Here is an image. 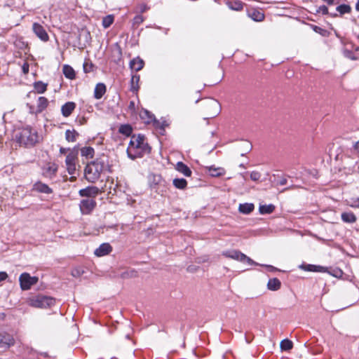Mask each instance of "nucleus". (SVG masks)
<instances>
[{
	"instance_id": "obj_11",
	"label": "nucleus",
	"mask_w": 359,
	"mask_h": 359,
	"mask_svg": "<svg viewBox=\"0 0 359 359\" xmlns=\"http://www.w3.org/2000/svg\"><path fill=\"white\" fill-rule=\"evenodd\" d=\"M112 250V247L109 243H104L101 244L95 249L94 254L97 257H103L109 254Z\"/></svg>"
},
{
	"instance_id": "obj_44",
	"label": "nucleus",
	"mask_w": 359,
	"mask_h": 359,
	"mask_svg": "<svg viewBox=\"0 0 359 359\" xmlns=\"http://www.w3.org/2000/svg\"><path fill=\"white\" fill-rule=\"evenodd\" d=\"M83 273V271L81 270V269H74L72 272V274L73 276L74 277H79L81 276V274Z\"/></svg>"
},
{
	"instance_id": "obj_31",
	"label": "nucleus",
	"mask_w": 359,
	"mask_h": 359,
	"mask_svg": "<svg viewBox=\"0 0 359 359\" xmlns=\"http://www.w3.org/2000/svg\"><path fill=\"white\" fill-rule=\"evenodd\" d=\"M172 183L175 187L179 189H184L187 186V182L184 178H175Z\"/></svg>"
},
{
	"instance_id": "obj_29",
	"label": "nucleus",
	"mask_w": 359,
	"mask_h": 359,
	"mask_svg": "<svg viewBox=\"0 0 359 359\" xmlns=\"http://www.w3.org/2000/svg\"><path fill=\"white\" fill-rule=\"evenodd\" d=\"M275 210V206L273 204L261 205L259 208V213L262 215L272 213Z\"/></svg>"
},
{
	"instance_id": "obj_41",
	"label": "nucleus",
	"mask_w": 359,
	"mask_h": 359,
	"mask_svg": "<svg viewBox=\"0 0 359 359\" xmlns=\"http://www.w3.org/2000/svg\"><path fill=\"white\" fill-rule=\"evenodd\" d=\"M137 276V271L135 270L127 271L121 273V278H128L135 277Z\"/></svg>"
},
{
	"instance_id": "obj_34",
	"label": "nucleus",
	"mask_w": 359,
	"mask_h": 359,
	"mask_svg": "<svg viewBox=\"0 0 359 359\" xmlns=\"http://www.w3.org/2000/svg\"><path fill=\"white\" fill-rule=\"evenodd\" d=\"M133 128L128 124L121 125L118 128V132L126 136H130L132 133Z\"/></svg>"
},
{
	"instance_id": "obj_49",
	"label": "nucleus",
	"mask_w": 359,
	"mask_h": 359,
	"mask_svg": "<svg viewBox=\"0 0 359 359\" xmlns=\"http://www.w3.org/2000/svg\"><path fill=\"white\" fill-rule=\"evenodd\" d=\"M8 277V275L6 272L1 271L0 272V282L6 280Z\"/></svg>"
},
{
	"instance_id": "obj_36",
	"label": "nucleus",
	"mask_w": 359,
	"mask_h": 359,
	"mask_svg": "<svg viewBox=\"0 0 359 359\" xmlns=\"http://www.w3.org/2000/svg\"><path fill=\"white\" fill-rule=\"evenodd\" d=\"M336 10L341 15L344 14L350 13L351 11V8L349 5L341 4L337 7Z\"/></svg>"
},
{
	"instance_id": "obj_32",
	"label": "nucleus",
	"mask_w": 359,
	"mask_h": 359,
	"mask_svg": "<svg viewBox=\"0 0 359 359\" xmlns=\"http://www.w3.org/2000/svg\"><path fill=\"white\" fill-rule=\"evenodd\" d=\"M79 135V133L73 130H67L65 132V138L68 142H74L76 140V137Z\"/></svg>"
},
{
	"instance_id": "obj_15",
	"label": "nucleus",
	"mask_w": 359,
	"mask_h": 359,
	"mask_svg": "<svg viewBox=\"0 0 359 359\" xmlns=\"http://www.w3.org/2000/svg\"><path fill=\"white\" fill-rule=\"evenodd\" d=\"M76 107V104L73 102H68L63 104L61 107L62 114L65 117H68L72 113Z\"/></svg>"
},
{
	"instance_id": "obj_48",
	"label": "nucleus",
	"mask_w": 359,
	"mask_h": 359,
	"mask_svg": "<svg viewBox=\"0 0 359 359\" xmlns=\"http://www.w3.org/2000/svg\"><path fill=\"white\" fill-rule=\"evenodd\" d=\"M92 65H88V63L83 64V70L85 72H89L91 70Z\"/></svg>"
},
{
	"instance_id": "obj_8",
	"label": "nucleus",
	"mask_w": 359,
	"mask_h": 359,
	"mask_svg": "<svg viewBox=\"0 0 359 359\" xmlns=\"http://www.w3.org/2000/svg\"><path fill=\"white\" fill-rule=\"evenodd\" d=\"M32 30L34 33L37 36L43 41H48L49 39V36L48 33L43 27L39 23L34 22L32 25Z\"/></svg>"
},
{
	"instance_id": "obj_38",
	"label": "nucleus",
	"mask_w": 359,
	"mask_h": 359,
	"mask_svg": "<svg viewBox=\"0 0 359 359\" xmlns=\"http://www.w3.org/2000/svg\"><path fill=\"white\" fill-rule=\"evenodd\" d=\"M114 22V16L112 15H108L102 19V26L104 28L109 27Z\"/></svg>"
},
{
	"instance_id": "obj_51",
	"label": "nucleus",
	"mask_w": 359,
	"mask_h": 359,
	"mask_svg": "<svg viewBox=\"0 0 359 359\" xmlns=\"http://www.w3.org/2000/svg\"><path fill=\"white\" fill-rule=\"evenodd\" d=\"M354 149L359 154V141L355 142V144H354Z\"/></svg>"
},
{
	"instance_id": "obj_23",
	"label": "nucleus",
	"mask_w": 359,
	"mask_h": 359,
	"mask_svg": "<svg viewBox=\"0 0 359 359\" xmlns=\"http://www.w3.org/2000/svg\"><path fill=\"white\" fill-rule=\"evenodd\" d=\"M254 209L255 205L251 203H241L238 207L239 212L245 215L250 214L254 210Z\"/></svg>"
},
{
	"instance_id": "obj_18",
	"label": "nucleus",
	"mask_w": 359,
	"mask_h": 359,
	"mask_svg": "<svg viewBox=\"0 0 359 359\" xmlns=\"http://www.w3.org/2000/svg\"><path fill=\"white\" fill-rule=\"evenodd\" d=\"M48 104V100L45 97H39L37 101L36 109L34 111L35 114H39L42 112Z\"/></svg>"
},
{
	"instance_id": "obj_46",
	"label": "nucleus",
	"mask_w": 359,
	"mask_h": 359,
	"mask_svg": "<svg viewBox=\"0 0 359 359\" xmlns=\"http://www.w3.org/2000/svg\"><path fill=\"white\" fill-rule=\"evenodd\" d=\"M29 65L27 62H25L22 66V71L25 74H27L29 73Z\"/></svg>"
},
{
	"instance_id": "obj_6",
	"label": "nucleus",
	"mask_w": 359,
	"mask_h": 359,
	"mask_svg": "<svg viewBox=\"0 0 359 359\" xmlns=\"http://www.w3.org/2000/svg\"><path fill=\"white\" fill-rule=\"evenodd\" d=\"M96 206V201L93 198H86L81 201L79 207L82 214H90Z\"/></svg>"
},
{
	"instance_id": "obj_27",
	"label": "nucleus",
	"mask_w": 359,
	"mask_h": 359,
	"mask_svg": "<svg viewBox=\"0 0 359 359\" xmlns=\"http://www.w3.org/2000/svg\"><path fill=\"white\" fill-rule=\"evenodd\" d=\"M62 72L66 78L69 79L75 78V72L71 66L65 65L62 68Z\"/></svg>"
},
{
	"instance_id": "obj_35",
	"label": "nucleus",
	"mask_w": 359,
	"mask_h": 359,
	"mask_svg": "<svg viewBox=\"0 0 359 359\" xmlns=\"http://www.w3.org/2000/svg\"><path fill=\"white\" fill-rule=\"evenodd\" d=\"M280 347L282 351H290L293 347V344L292 341L285 339L280 341Z\"/></svg>"
},
{
	"instance_id": "obj_14",
	"label": "nucleus",
	"mask_w": 359,
	"mask_h": 359,
	"mask_svg": "<svg viewBox=\"0 0 359 359\" xmlns=\"http://www.w3.org/2000/svg\"><path fill=\"white\" fill-rule=\"evenodd\" d=\"M222 255L224 256H225L226 257L241 262V260L242 259L243 253H242L241 252H240L239 250H231L224 251L222 252Z\"/></svg>"
},
{
	"instance_id": "obj_50",
	"label": "nucleus",
	"mask_w": 359,
	"mask_h": 359,
	"mask_svg": "<svg viewBox=\"0 0 359 359\" xmlns=\"http://www.w3.org/2000/svg\"><path fill=\"white\" fill-rule=\"evenodd\" d=\"M287 184V179L286 178H282L278 181V184L283 186Z\"/></svg>"
},
{
	"instance_id": "obj_52",
	"label": "nucleus",
	"mask_w": 359,
	"mask_h": 359,
	"mask_svg": "<svg viewBox=\"0 0 359 359\" xmlns=\"http://www.w3.org/2000/svg\"><path fill=\"white\" fill-rule=\"evenodd\" d=\"M351 206H352V207H353V208H359V198H358V200H357V201H355L354 202V204L351 205Z\"/></svg>"
},
{
	"instance_id": "obj_47",
	"label": "nucleus",
	"mask_w": 359,
	"mask_h": 359,
	"mask_svg": "<svg viewBox=\"0 0 359 359\" xmlns=\"http://www.w3.org/2000/svg\"><path fill=\"white\" fill-rule=\"evenodd\" d=\"M144 21V18L142 15H137L134 18V23L137 25L141 24Z\"/></svg>"
},
{
	"instance_id": "obj_5",
	"label": "nucleus",
	"mask_w": 359,
	"mask_h": 359,
	"mask_svg": "<svg viewBox=\"0 0 359 359\" xmlns=\"http://www.w3.org/2000/svg\"><path fill=\"white\" fill-rule=\"evenodd\" d=\"M39 278L31 276L28 273H22L19 277L20 287L22 290H29L32 285L37 283Z\"/></svg>"
},
{
	"instance_id": "obj_57",
	"label": "nucleus",
	"mask_w": 359,
	"mask_h": 359,
	"mask_svg": "<svg viewBox=\"0 0 359 359\" xmlns=\"http://www.w3.org/2000/svg\"><path fill=\"white\" fill-rule=\"evenodd\" d=\"M245 144H246L248 149H251V146H250V144L248 142H245Z\"/></svg>"
},
{
	"instance_id": "obj_22",
	"label": "nucleus",
	"mask_w": 359,
	"mask_h": 359,
	"mask_svg": "<svg viewBox=\"0 0 359 359\" xmlns=\"http://www.w3.org/2000/svg\"><path fill=\"white\" fill-rule=\"evenodd\" d=\"M106 93V86L102 83H99L95 86L94 90V97L96 99H100Z\"/></svg>"
},
{
	"instance_id": "obj_30",
	"label": "nucleus",
	"mask_w": 359,
	"mask_h": 359,
	"mask_svg": "<svg viewBox=\"0 0 359 359\" xmlns=\"http://www.w3.org/2000/svg\"><path fill=\"white\" fill-rule=\"evenodd\" d=\"M208 170H209V174L212 177H219V176L224 175V173H225V170L222 168H215V167L211 166L209 168Z\"/></svg>"
},
{
	"instance_id": "obj_59",
	"label": "nucleus",
	"mask_w": 359,
	"mask_h": 359,
	"mask_svg": "<svg viewBox=\"0 0 359 359\" xmlns=\"http://www.w3.org/2000/svg\"><path fill=\"white\" fill-rule=\"evenodd\" d=\"M60 152H61V153H65V149H64V148H60Z\"/></svg>"
},
{
	"instance_id": "obj_2",
	"label": "nucleus",
	"mask_w": 359,
	"mask_h": 359,
	"mask_svg": "<svg viewBox=\"0 0 359 359\" xmlns=\"http://www.w3.org/2000/svg\"><path fill=\"white\" fill-rule=\"evenodd\" d=\"M16 140L20 145L25 147H32L40 142L41 137L35 129L27 126L16 135Z\"/></svg>"
},
{
	"instance_id": "obj_61",
	"label": "nucleus",
	"mask_w": 359,
	"mask_h": 359,
	"mask_svg": "<svg viewBox=\"0 0 359 359\" xmlns=\"http://www.w3.org/2000/svg\"><path fill=\"white\" fill-rule=\"evenodd\" d=\"M332 16L333 17H336V16H337V14H334V15H332Z\"/></svg>"
},
{
	"instance_id": "obj_3",
	"label": "nucleus",
	"mask_w": 359,
	"mask_h": 359,
	"mask_svg": "<svg viewBox=\"0 0 359 359\" xmlns=\"http://www.w3.org/2000/svg\"><path fill=\"white\" fill-rule=\"evenodd\" d=\"M107 165L101 159H96L88 163L84 170L86 180L90 183H95L100 177L101 173L106 168Z\"/></svg>"
},
{
	"instance_id": "obj_1",
	"label": "nucleus",
	"mask_w": 359,
	"mask_h": 359,
	"mask_svg": "<svg viewBox=\"0 0 359 359\" xmlns=\"http://www.w3.org/2000/svg\"><path fill=\"white\" fill-rule=\"evenodd\" d=\"M151 147L145 142V137L143 135H133L129 142L127 149V154L130 158L134 160L142 157L144 154H149Z\"/></svg>"
},
{
	"instance_id": "obj_54",
	"label": "nucleus",
	"mask_w": 359,
	"mask_h": 359,
	"mask_svg": "<svg viewBox=\"0 0 359 359\" xmlns=\"http://www.w3.org/2000/svg\"><path fill=\"white\" fill-rule=\"evenodd\" d=\"M323 1L326 2L329 5L334 4V0H323Z\"/></svg>"
},
{
	"instance_id": "obj_25",
	"label": "nucleus",
	"mask_w": 359,
	"mask_h": 359,
	"mask_svg": "<svg viewBox=\"0 0 359 359\" xmlns=\"http://www.w3.org/2000/svg\"><path fill=\"white\" fill-rule=\"evenodd\" d=\"M33 86H34V90L37 93L42 94L46 91L48 84L41 81H39L34 82L33 84Z\"/></svg>"
},
{
	"instance_id": "obj_4",
	"label": "nucleus",
	"mask_w": 359,
	"mask_h": 359,
	"mask_svg": "<svg viewBox=\"0 0 359 359\" xmlns=\"http://www.w3.org/2000/svg\"><path fill=\"white\" fill-rule=\"evenodd\" d=\"M55 303V300L52 297L44 295H38L31 299L30 304L36 308H46L54 305Z\"/></svg>"
},
{
	"instance_id": "obj_60",
	"label": "nucleus",
	"mask_w": 359,
	"mask_h": 359,
	"mask_svg": "<svg viewBox=\"0 0 359 359\" xmlns=\"http://www.w3.org/2000/svg\"><path fill=\"white\" fill-rule=\"evenodd\" d=\"M266 267L273 269V267L272 266H269V265H267Z\"/></svg>"
},
{
	"instance_id": "obj_13",
	"label": "nucleus",
	"mask_w": 359,
	"mask_h": 359,
	"mask_svg": "<svg viewBox=\"0 0 359 359\" xmlns=\"http://www.w3.org/2000/svg\"><path fill=\"white\" fill-rule=\"evenodd\" d=\"M299 269L305 271H312V272H325L326 268L319 265H313V264H302L299 265Z\"/></svg>"
},
{
	"instance_id": "obj_40",
	"label": "nucleus",
	"mask_w": 359,
	"mask_h": 359,
	"mask_svg": "<svg viewBox=\"0 0 359 359\" xmlns=\"http://www.w3.org/2000/svg\"><path fill=\"white\" fill-rule=\"evenodd\" d=\"M241 262L243 263H247L250 266L252 265H258L257 263H256L255 261H253L251 258L243 254L242 257V259L241 260Z\"/></svg>"
},
{
	"instance_id": "obj_12",
	"label": "nucleus",
	"mask_w": 359,
	"mask_h": 359,
	"mask_svg": "<svg viewBox=\"0 0 359 359\" xmlns=\"http://www.w3.org/2000/svg\"><path fill=\"white\" fill-rule=\"evenodd\" d=\"M32 190L46 194H49L53 192L51 188H50L46 184L42 183L41 182H36L34 183L33 184Z\"/></svg>"
},
{
	"instance_id": "obj_42",
	"label": "nucleus",
	"mask_w": 359,
	"mask_h": 359,
	"mask_svg": "<svg viewBox=\"0 0 359 359\" xmlns=\"http://www.w3.org/2000/svg\"><path fill=\"white\" fill-rule=\"evenodd\" d=\"M260 177H261V174H260V172H259L257 171H252L250 173V179L252 181L257 182V181L259 180Z\"/></svg>"
},
{
	"instance_id": "obj_20",
	"label": "nucleus",
	"mask_w": 359,
	"mask_h": 359,
	"mask_svg": "<svg viewBox=\"0 0 359 359\" xmlns=\"http://www.w3.org/2000/svg\"><path fill=\"white\" fill-rule=\"evenodd\" d=\"M248 16L256 22H261L264 19V14L256 9H252L248 11Z\"/></svg>"
},
{
	"instance_id": "obj_55",
	"label": "nucleus",
	"mask_w": 359,
	"mask_h": 359,
	"mask_svg": "<svg viewBox=\"0 0 359 359\" xmlns=\"http://www.w3.org/2000/svg\"><path fill=\"white\" fill-rule=\"evenodd\" d=\"M76 179V176H74V175L70 177V181L71 182L75 181Z\"/></svg>"
},
{
	"instance_id": "obj_39",
	"label": "nucleus",
	"mask_w": 359,
	"mask_h": 359,
	"mask_svg": "<svg viewBox=\"0 0 359 359\" xmlns=\"http://www.w3.org/2000/svg\"><path fill=\"white\" fill-rule=\"evenodd\" d=\"M153 125L156 128L163 130L165 129V127L168 126L165 121H161L159 120H157L156 118H154Z\"/></svg>"
},
{
	"instance_id": "obj_17",
	"label": "nucleus",
	"mask_w": 359,
	"mask_h": 359,
	"mask_svg": "<svg viewBox=\"0 0 359 359\" xmlns=\"http://www.w3.org/2000/svg\"><path fill=\"white\" fill-rule=\"evenodd\" d=\"M144 62L143 60L139 57L134 58L130 62V67L131 69L138 72L141 70L144 67Z\"/></svg>"
},
{
	"instance_id": "obj_45",
	"label": "nucleus",
	"mask_w": 359,
	"mask_h": 359,
	"mask_svg": "<svg viewBox=\"0 0 359 359\" xmlns=\"http://www.w3.org/2000/svg\"><path fill=\"white\" fill-rule=\"evenodd\" d=\"M318 12L321 13L323 15L328 14V8L326 6H321L318 8Z\"/></svg>"
},
{
	"instance_id": "obj_10",
	"label": "nucleus",
	"mask_w": 359,
	"mask_h": 359,
	"mask_svg": "<svg viewBox=\"0 0 359 359\" xmlns=\"http://www.w3.org/2000/svg\"><path fill=\"white\" fill-rule=\"evenodd\" d=\"M15 340L12 335L6 332L0 333V348H8L10 346H13Z\"/></svg>"
},
{
	"instance_id": "obj_7",
	"label": "nucleus",
	"mask_w": 359,
	"mask_h": 359,
	"mask_svg": "<svg viewBox=\"0 0 359 359\" xmlns=\"http://www.w3.org/2000/svg\"><path fill=\"white\" fill-rule=\"evenodd\" d=\"M76 155L74 152H71L67 155L65 164L67 170L70 175H73L76 171Z\"/></svg>"
},
{
	"instance_id": "obj_16",
	"label": "nucleus",
	"mask_w": 359,
	"mask_h": 359,
	"mask_svg": "<svg viewBox=\"0 0 359 359\" xmlns=\"http://www.w3.org/2000/svg\"><path fill=\"white\" fill-rule=\"evenodd\" d=\"M57 167L55 164H48L43 169V175L47 177H52L57 172Z\"/></svg>"
},
{
	"instance_id": "obj_62",
	"label": "nucleus",
	"mask_w": 359,
	"mask_h": 359,
	"mask_svg": "<svg viewBox=\"0 0 359 359\" xmlns=\"http://www.w3.org/2000/svg\"><path fill=\"white\" fill-rule=\"evenodd\" d=\"M43 356L46 357L47 356V353H44Z\"/></svg>"
},
{
	"instance_id": "obj_21",
	"label": "nucleus",
	"mask_w": 359,
	"mask_h": 359,
	"mask_svg": "<svg viewBox=\"0 0 359 359\" xmlns=\"http://www.w3.org/2000/svg\"><path fill=\"white\" fill-rule=\"evenodd\" d=\"M341 220L345 223L353 224L356 222V216L352 212H344L341 215Z\"/></svg>"
},
{
	"instance_id": "obj_19",
	"label": "nucleus",
	"mask_w": 359,
	"mask_h": 359,
	"mask_svg": "<svg viewBox=\"0 0 359 359\" xmlns=\"http://www.w3.org/2000/svg\"><path fill=\"white\" fill-rule=\"evenodd\" d=\"M175 169L186 177H190L191 175V170L190 168L182 162H177Z\"/></svg>"
},
{
	"instance_id": "obj_43",
	"label": "nucleus",
	"mask_w": 359,
	"mask_h": 359,
	"mask_svg": "<svg viewBox=\"0 0 359 359\" xmlns=\"http://www.w3.org/2000/svg\"><path fill=\"white\" fill-rule=\"evenodd\" d=\"M209 107L210 108H215L217 109V111H215V114L213 115V116H216L219 112H218V109L219 108V103L215 101V100H212L210 104H209Z\"/></svg>"
},
{
	"instance_id": "obj_33",
	"label": "nucleus",
	"mask_w": 359,
	"mask_h": 359,
	"mask_svg": "<svg viewBox=\"0 0 359 359\" xmlns=\"http://www.w3.org/2000/svg\"><path fill=\"white\" fill-rule=\"evenodd\" d=\"M140 81L139 75H133L131 78V86L130 90L133 92H137L139 89L138 82Z\"/></svg>"
},
{
	"instance_id": "obj_28",
	"label": "nucleus",
	"mask_w": 359,
	"mask_h": 359,
	"mask_svg": "<svg viewBox=\"0 0 359 359\" xmlns=\"http://www.w3.org/2000/svg\"><path fill=\"white\" fill-rule=\"evenodd\" d=\"M95 151L93 147H85L81 149V154L86 158H92L94 156Z\"/></svg>"
},
{
	"instance_id": "obj_53",
	"label": "nucleus",
	"mask_w": 359,
	"mask_h": 359,
	"mask_svg": "<svg viewBox=\"0 0 359 359\" xmlns=\"http://www.w3.org/2000/svg\"><path fill=\"white\" fill-rule=\"evenodd\" d=\"M128 107L130 109H135V102L133 101H130Z\"/></svg>"
},
{
	"instance_id": "obj_58",
	"label": "nucleus",
	"mask_w": 359,
	"mask_h": 359,
	"mask_svg": "<svg viewBox=\"0 0 359 359\" xmlns=\"http://www.w3.org/2000/svg\"><path fill=\"white\" fill-rule=\"evenodd\" d=\"M155 177V180L159 181L161 180V177L160 176H156V177Z\"/></svg>"
},
{
	"instance_id": "obj_26",
	"label": "nucleus",
	"mask_w": 359,
	"mask_h": 359,
	"mask_svg": "<svg viewBox=\"0 0 359 359\" xmlns=\"http://www.w3.org/2000/svg\"><path fill=\"white\" fill-rule=\"evenodd\" d=\"M227 5L230 9L238 11L243 9L244 4L239 0H230Z\"/></svg>"
},
{
	"instance_id": "obj_9",
	"label": "nucleus",
	"mask_w": 359,
	"mask_h": 359,
	"mask_svg": "<svg viewBox=\"0 0 359 359\" xmlns=\"http://www.w3.org/2000/svg\"><path fill=\"white\" fill-rule=\"evenodd\" d=\"M99 189L95 186H88L85 189H80L79 196L81 197H87V198H95L99 194Z\"/></svg>"
},
{
	"instance_id": "obj_56",
	"label": "nucleus",
	"mask_w": 359,
	"mask_h": 359,
	"mask_svg": "<svg viewBox=\"0 0 359 359\" xmlns=\"http://www.w3.org/2000/svg\"><path fill=\"white\" fill-rule=\"evenodd\" d=\"M355 9L356 11H359V0H358L356 4H355Z\"/></svg>"
},
{
	"instance_id": "obj_24",
	"label": "nucleus",
	"mask_w": 359,
	"mask_h": 359,
	"mask_svg": "<svg viewBox=\"0 0 359 359\" xmlns=\"http://www.w3.org/2000/svg\"><path fill=\"white\" fill-rule=\"evenodd\" d=\"M281 285L280 281L276 278H271L267 283V288L271 291H276L280 289Z\"/></svg>"
},
{
	"instance_id": "obj_37",
	"label": "nucleus",
	"mask_w": 359,
	"mask_h": 359,
	"mask_svg": "<svg viewBox=\"0 0 359 359\" xmlns=\"http://www.w3.org/2000/svg\"><path fill=\"white\" fill-rule=\"evenodd\" d=\"M141 117L142 119H144L145 121L148 123H154V118H155V116H154V114H151L149 111L147 110H144L142 114H141Z\"/></svg>"
}]
</instances>
